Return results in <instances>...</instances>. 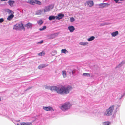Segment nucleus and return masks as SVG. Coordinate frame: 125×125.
Returning <instances> with one entry per match:
<instances>
[{
  "label": "nucleus",
  "instance_id": "nucleus-5",
  "mask_svg": "<svg viewBox=\"0 0 125 125\" xmlns=\"http://www.w3.org/2000/svg\"><path fill=\"white\" fill-rule=\"evenodd\" d=\"M64 16V15L62 13L58 14L57 16L55 17V19L56 20H59L63 18V17Z\"/></svg>",
  "mask_w": 125,
  "mask_h": 125
},
{
  "label": "nucleus",
  "instance_id": "nucleus-32",
  "mask_svg": "<svg viewBox=\"0 0 125 125\" xmlns=\"http://www.w3.org/2000/svg\"><path fill=\"white\" fill-rule=\"evenodd\" d=\"M50 88V87H48V86H45V88L46 89H50V88Z\"/></svg>",
  "mask_w": 125,
  "mask_h": 125
},
{
  "label": "nucleus",
  "instance_id": "nucleus-34",
  "mask_svg": "<svg viewBox=\"0 0 125 125\" xmlns=\"http://www.w3.org/2000/svg\"><path fill=\"white\" fill-rule=\"evenodd\" d=\"M32 3V1H30V3H31H31Z\"/></svg>",
  "mask_w": 125,
  "mask_h": 125
},
{
  "label": "nucleus",
  "instance_id": "nucleus-27",
  "mask_svg": "<svg viewBox=\"0 0 125 125\" xmlns=\"http://www.w3.org/2000/svg\"><path fill=\"white\" fill-rule=\"evenodd\" d=\"M125 63V60L124 61H123L120 64H119L118 65V66H122L121 64H124Z\"/></svg>",
  "mask_w": 125,
  "mask_h": 125
},
{
  "label": "nucleus",
  "instance_id": "nucleus-24",
  "mask_svg": "<svg viewBox=\"0 0 125 125\" xmlns=\"http://www.w3.org/2000/svg\"><path fill=\"white\" fill-rule=\"evenodd\" d=\"M94 39V36H92L90 38L88 39V40L89 41H91Z\"/></svg>",
  "mask_w": 125,
  "mask_h": 125
},
{
  "label": "nucleus",
  "instance_id": "nucleus-4",
  "mask_svg": "<svg viewBox=\"0 0 125 125\" xmlns=\"http://www.w3.org/2000/svg\"><path fill=\"white\" fill-rule=\"evenodd\" d=\"M71 106V105L70 103H67L62 105L60 108L62 111H65L69 109Z\"/></svg>",
  "mask_w": 125,
  "mask_h": 125
},
{
  "label": "nucleus",
  "instance_id": "nucleus-22",
  "mask_svg": "<svg viewBox=\"0 0 125 125\" xmlns=\"http://www.w3.org/2000/svg\"><path fill=\"white\" fill-rule=\"evenodd\" d=\"M110 124L109 122H105L103 123V125H109Z\"/></svg>",
  "mask_w": 125,
  "mask_h": 125
},
{
  "label": "nucleus",
  "instance_id": "nucleus-11",
  "mask_svg": "<svg viewBox=\"0 0 125 125\" xmlns=\"http://www.w3.org/2000/svg\"><path fill=\"white\" fill-rule=\"evenodd\" d=\"M118 34V31H116L113 32L111 33V35L113 37H115Z\"/></svg>",
  "mask_w": 125,
  "mask_h": 125
},
{
  "label": "nucleus",
  "instance_id": "nucleus-12",
  "mask_svg": "<svg viewBox=\"0 0 125 125\" xmlns=\"http://www.w3.org/2000/svg\"><path fill=\"white\" fill-rule=\"evenodd\" d=\"M14 15H13L12 14L8 16L7 18V19L8 20H10L12 19V18L13 17Z\"/></svg>",
  "mask_w": 125,
  "mask_h": 125
},
{
  "label": "nucleus",
  "instance_id": "nucleus-3",
  "mask_svg": "<svg viewBox=\"0 0 125 125\" xmlns=\"http://www.w3.org/2000/svg\"><path fill=\"white\" fill-rule=\"evenodd\" d=\"M13 29L15 30H20L23 29L25 30L23 24L22 23H17L14 26Z\"/></svg>",
  "mask_w": 125,
  "mask_h": 125
},
{
  "label": "nucleus",
  "instance_id": "nucleus-33",
  "mask_svg": "<svg viewBox=\"0 0 125 125\" xmlns=\"http://www.w3.org/2000/svg\"><path fill=\"white\" fill-rule=\"evenodd\" d=\"M114 1H115L116 3H117L118 2L119 0H114Z\"/></svg>",
  "mask_w": 125,
  "mask_h": 125
},
{
  "label": "nucleus",
  "instance_id": "nucleus-2",
  "mask_svg": "<svg viewBox=\"0 0 125 125\" xmlns=\"http://www.w3.org/2000/svg\"><path fill=\"white\" fill-rule=\"evenodd\" d=\"M114 105L110 106L108 109H107L105 113V114L106 116H109L112 115L113 110L114 109Z\"/></svg>",
  "mask_w": 125,
  "mask_h": 125
},
{
  "label": "nucleus",
  "instance_id": "nucleus-21",
  "mask_svg": "<svg viewBox=\"0 0 125 125\" xmlns=\"http://www.w3.org/2000/svg\"><path fill=\"white\" fill-rule=\"evenodd\" d=\"M62 75L64 77H66V73L65 71H62Z\"/></svg>",
  "mask_w": 125,
  "mask_h": 125
},
{
  "label": "nucleus",
  "instance_id": "nucleus-35",
  "mask_svg": "<svg viewBox=\"0 0 125 125\" xmlns=\"http://www.w3.org/2000/svg\"><path fill=\"white\" fill-rule=\"evenodd\" d=\"M1 98L0 97V101H1Z\"/></svg>",
  "mask_w": 125,
  "mask_h": 125
},
{
  "label": "nucleus",
  "instance_id": "nucleus-15",
  "mask_svg": "<svg viewBox=\"0 0 125 125\" xmlns=\"http://www.w3.org/2000/svg\"><path fill=\"white\" fill-rule=\"evenodd\" d=\"M45 52L43 51L41 52L38 53V55L40 56H43L45 54Z\"/></svg>",
  "mask_w": 125,
  "mask_h": 125
},
{
  "label": "nucleus",
  "instance_id": "nucleus-7",
  "mask_svg": "<svg viewBox=\"0 0 125 125\" xmlns=\"http://www.w3.org/2000/svg\"><path fill=\"white\" fill-rule=\"evenodd\" d=\"M43 109L46 111H54L53 108L51 107H43Z\"/></svg>",
  "mask_w": 125,
  "mask_h": 125
},
{
  "label": "nucleus",
  "instance_id": "nucleus-29",
  "mask_svg": "<svg viewBox=\"0 0 125 125\" xmlns=\"http://www.w3.org/2000/svg\"><path fill=\"white\" fill-rule=\"evenodd\" d=\"M37 3L38 4L40 5L41 4V3L39 1H37Z\"/></svg>",
  "mask_w": 125,
  "mask_h": 125
},
{
  "label": "nucleus",
  "instance_id": "nucleus-23",
  "mask_svg": "<svg viewBox=\"0 0 125 125\" xmlns=\"http://www.w3.org/2000/svg\"><path fill=\"white\" fill-rule=\"evenodd\" d=\"M70 20L71 22H73L74 21L75 19L73 17H72L70 18Z\"/></svg>",
  "mask_w": 125,
  "mask_h": 125
},
{
  "label": "nucleus",
  "instance_id": "nucleus-10",
  "mask_svg": "<svg viewBox=\"0 0 125 125\" xmlns=\"http://www.w3.org/2000/svg\"><path fill=\"white\" fill-rule=\"evenodd\" d=\"M109 4L107 3H101L99 5V7L100 8H103L105 7L106 5H109Z\"/></svg>",
  "mask_w": 125,
  "mask_h": 125
},
{
  "label": "nucleus",
  "instance_id": "nucleus-19",
  "mask_svg": "<svg viewBox=\"0 0 125 125\" xmlns=\"http://www.w3.org/2000/svg\"><path fill=\"white\" fill-rule=\"evenodd\" d=\"M43 21L42 20H40L38 21L37 23L38 24L40 25L42 24L43 23Z\"/></svg>",
  "mask_w": 125,
  "mask_h": 125
},
{
  "label": "nucleus",
  "instance_id": "nucleus-25",
  "mask_svg": "<svg viewBox=\"0 0 125 125\" xmlns=\"http://www.w3.org/2000/svg\"><path fill=\"white\" fill-rule=\"evenodd\" d=\"M80 44L81 45H85L87 44H88V43L87 42H81Z\"/></svg>",
  "mask_w": 125,
  "mask_h": 125
},
{
  "label": "nucleus",
  "instance_id": "nucleus-30",
  "mask_svg": "<svg viewBox=\"0 0 125 125\" xmlns=\"http://www.w3.org/2000/svg\"><path fill=\"white\" fill-rule=\"evenodd\" d=\"M43 42V40H42L40 41V42H38V43H42Z\"/></svg>",
  "mask_w": 125,
  "mask_h": 125
},
{
  "label": "nucleus",
  "instance_id": "nucleus-31",
  "mask_svg": "<svg viewBox=\"0 0 125 125\" xmlns=\"http://www.w3.org/2000/svg\"><path fill=\"white\" fill-rule=\"evenodd\" d=\"M70 71H69V73H74L73 71L70 70Z\"/></svg>",
  "mask_w": 125,
  "mask_h": 125
},
{
  "label": "nucleus",
  "instance_id": "nucleus-6",
  "mask_svg": "<svg viewBox=\"0 0 125 125\" xmlns=\"http://www.w3.org/2000/svg\"><path fill=\"white\" fill-rule=\"evenodd\" d=\"M85 5H87V6L91 7L92 6L93 4V1H87L85 3Z\"/></svg>",
  "mask_w": 125,
  "mask_h": 125
},
{
  "label": "nucleus",
  "instance_id": "nucleus-28",
  "mask_svg": "<svg viewBox=\"0 0 125 125\" xmlns=\"http://www.w3.org/2000/svg\"><path fill=\"white\" fill-rule=\"evenodd\" d=\"M4 21V19L3 18H1L0 19V22L2 23V22Z\"/></svg>",
  "mask_w": 125,
  "mask_h": 125
},
{
  "label": "nucleus",
  "instance_id": "nucleus-20",
  "mask_svg": "<svg viewBox=\"0 0 125 125\" xmlns=\"http://www.w3.org/2000/svg\"><path fill=\"white\" fill-rule=\"evenodd\" d=\"M14 1H9V5L10 6H12L13 5V4L14 3Z\"/></svg>",
  "mask_w": 125,
  "mask_h": 125
},
{
  "label": "nucleus",
  "instance_id": "nucleus-16",
  "mask_svg": "<svg viewBox=\"0 0 125 125\" xmlns=\"http://www.w3.org/2000/svg\"><path fill=\"white\" fill-rule=\"evenodd\" d=\"M55 19V17L54 16H51L49 18V19L50 20H54Z\"/></svg>",
  "mask_w": 125,
  "mask_h": 125
},
{
  "label": "nucleus",
  "instance_id": "nucleus-17",
  "mask_svg": "<svg viewBox=\"0 0 125 125\" xmlns=\"http://www.w3.org/2000/svg\"><path fill=\"white\" fill-rule=\"evenodd\" d=\"M68 51L65 49H62L61 50V52L66 54L67 53Z\"/></svg>",
  "mask_w": 125,
  "mask_h": 125
},
{
  "label": "nucleus",
  "instance_id": "nucleus-9",
  "mask_svg": "<svg viewBox=\"0 0 125 125\" xmlns=\"http://www.w3.org/2000/svg\"><path fill=\"white\" fill-rule=\"evenodd\" d=\"M32 124V123L30 122H24L21 123L20 125H30ZM17 125H20L19 124H17Z\"/></svg>",
  "mask_w": 125,
  "mask_h": 125
},
{
  "label": "nucleus",
  "instance_id": "nucleus-1",
  "mask_svg": "<svg viewBox=\"0 0 125 125\" xmlns=\"http://www.w3.org/2000/svg\"><path fill=\"white\" fill-rule=\"evenodd\" d=\"M49 88L50 89L51 91H56L57 93L61 94H67L69 93V91L72 89V88L70 86H68L66 87L64 86H62L60 88H58L55 86H53L50 87Z\"/></svg>",
  "mask_w": 125,
  "mask_h": 125
},
{
  "label": "nucleus",
  "instance_id": "nucleus-26",
  "mask_svg": "<svg viewBox=\"0 0 125 125\" xmlns=\"http://www.w3.org/2000/svg\"><path fill=\"white\" fill-rule=\"evenodd\" d=\"M46 26H44L42 28H40L39 30L41 31L44 30L46 28Z\"/></svg>",
  "mask_w": 125,
  "mask_h": 125
},
{
  "label": "nucleus",
  "instance_id": "nucleus-8",
  "mask_svg": "<svg viewBox=\"0 0 125 125\" xmlns=\"http://www.w3.org/2000/svg\"><path fill=\"white\" fill-rule=\"evenodd\" d=\"M68 29L71 32H73L75 30V28L73 26H70L68 27Z\"/></svg>",
  "mask_w": 125,
  "mask_h": 125
},
{
  "label": "nucleus",
  "instance_id": "nucleus-14",
  "mask_svg": "<svg viewBox=\"0 0 125 125\" xmlns=\"http://www.w3.org/2000/svg\"><path fill=\"white\" fill-rule=\"evenodd\" d=\"M32 26V24L30 23H28L26 25V27L27 28H29L31 27Z\"/></svg>",
  "mask_w": 125,
  "mask_h": 125
},
{
  "label": "nucleus",
  "instance_id": "nucleus-13",
  "mask_svg": "<svg viewBox=\"0 0 125 125\" xmlns=\"http://www.w3.org/2000/svg\"><path fill=\"white\" fill-rule=\"evenodd\" d=\"M47 65H45L44 64H42L39 65L38 66V68L39 69H41L42 68H43L46 67Z\"/></svg>",
  "mask_w": 125,
  "mask_h": 125
},
{
  "label": "nucleus",
  "instance_id": "nucleus-18",
  "mask_svg": "<svg viewBox=\"0 0 125 125\" xmlns=\"http://www.w3.org/2000/svg\"><path fill=\"white\" fill-rule=\"evenodd\" d=\"M83 76L85 77H90V74L88 73H83Z\"/></svg>",
  "mask_w": 125,
  "mask_h": 125
}]
</instances>
